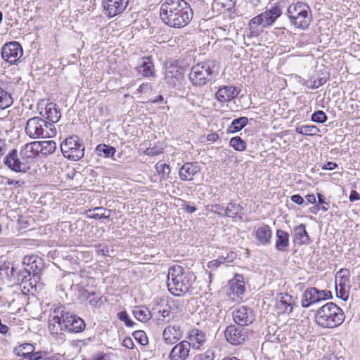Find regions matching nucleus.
<instances>
[{
    "instance_id": "nucleus-1",
    "label": "nucleus",
    "mask_w": 360,
    "mask_h": 360,
    "mask_svg": "<svg viewBox=\"0 0 360 360\" xmlns=\"http://www.w3.org/2000/svg\"><path fill=\"white\" fill-rule=\"evenodd\" d=\"M193 10L184 0H165L160 6L162 22L170 27L183 28L193 18Z\"/></svg>"
},
{
    "instance_id": "nucleus-2",
    "label": "nucleus",
    "mask_w": 360,
    "mask_h": 360,
    "mask_svg": "<svg viewBox=\"0 0 360 360\" xmlns=\"http://www.w3.org/2000/svg\"><path fill=\"white\" fill-rule=\"evenodd\" d=\"M48 325L49 330L52 335H61L63 331L80 333L86 327L84 321L81 318L65 311L63 305L58 306L51 311Z\"/></svg>"
},
{
    "instance_id": "nucleus-3",
    "label": "nucleus",
    "mask_w": 360,
    "mask_h": 360,
    "mask_svg": "<svg viewBox=\"0 0 360 360\" xmlns=\"http://www.w3.org/2000/svg\"><path fill=\"white\" fill-rule=\"evenodd\" d=\"M194 281L193 274L179 264H174L168 269L167 288L174 296L187 292Z\"/></svg>"
},
{
    "instance_id": "nucleus-4",
    "label": "nucleus",
    "mask_w": 360,
    "mask_h": 360,
    "mask_svg": "<svg viewBox=\"0 0 360 360\" xmlns=\"http://www.w3.org/2000/svg\"><path fill=\"white\" fill-rule=\"evenodd\" d=\"M345 316L342 309L333 302H328L315 314L316 323L323 328H334L340 326Z\"/></svg>"
},
{
    "instance_id": "nucleus-5",
    "label": "nucleus",
    "mask_w": 360,
    "mask_h": 360,
    "mask_svg": "<svg viewBox=\"0 0 360 360\" xmlns=\"http://www.w3.org/2000/svg\"><path fill=\"white\" fill-rule=\"evenodd\" d=\"M286 15L292 25L303 30L308 28L312 19L309 6L301 1L289 5Z\"/></svg>"
},
{
    "instance_id": "nucleus-6",
    "label": "nucleus",
    "mask_w": 360,
    "mask_h": 360,
    "mask_svg": "<svg viewBox=\"0 0 360 360\" xmlns=\"http://www.w3.org/2000/svg\"><path fill=\"white\" fill-rule=\"evenodd\" d=\"M217 75L215 62L207 60L192 67L189 79L193 86H202L214 79Z\"/></svg>"
},
{
    "instance_id": "nucleus-7",
    "label": "nucleus",
    "mask_w": 360,
    "mask_h": 360,
    "mask_svg": "<svg viewBox=\"0 0 360 360\" xmlns=\"http://www.w3.org/2000/svg\"><path fill=\"white\" fill-rule=\"evenodd\" d=\"M25 130L27 135L33 139L52 137L56 134L54 125L39 117L29 119Z\"/></svg>"
},
{
    "instance_id": "nucleus-8",
    "label": "nucleus",
    "mask_w": 360,
    "mask_h": 360,
    "mask_svg": "<svg viewBox=\"0 0 360 360\" xmlns=\"http://www.w3.org/2000/svg\"><path fill=\"white\" fill-rule=\"evenodd\" d=\"M282 15V11L279 6L274 5L266 11L254 17L249 22L251 33L257 34L259 32L258 26L266 28L273 25Z\"/></svg>"
},
{
    "instance_id": "nucleus-9",
    "label": "nucleus",
    "mask_w": 360,
    "mask_h": 360,
    "mask_svg": "<svg viewBox=\"0 0 360 360\" xmlns=\"http://www.w3.org/2000/svg\"><path fill=\"white\" fill-rule=\"evenodd\" d=\"M60 150L65 158L77 161L84 157L85 147L81 138L72 135L66 138L60 143Z\"/></svg>"
},
{
    "instance_id": "nucleus-10",
    "label": "nucleus",
    "mask_w": 360,
    "mask_h": 360,
    "mask_svg": "<svg viewBox=\"0 0 360 360\" xmlns=\"http://www.w3.org/2000/svg\"><path fill=\"white\" fill-rule=\"evenodd\" d=\"M22 55L23 50L19 42H7L1 48L2 58L10 65H16Z\"/></svg>"
},
{
    "instance_id": "nucleus-11",
    "label": "nucleus",
    "mask_w": 360,
    "mask_h": 360,
    "mask_svg": "<svg viewBox=\"0 0 360 360\" xmlns=\"http://www.w3.org/2000/svg\"><path fill=\"white\" fill-rule=\"evenodd\" d=\"M184 77V68L179 66L176 62L167 63L165 65V79L172 88L180 84Z\"/></svg>"
},
{
    "instance_id": "nucleus-12",
    "label": "nucleus",
    "mask_w": 360,
    "mask_h": 360,
    "mask_svg": "<svg viewBox=\"0 0 360 360\" xmlns=\"http://www.w3.org/2000/svg\"><path fill=\"white\" fill-rule=\"evenodd\" d=\"M233 321L240 326H245L251 324L255 320V314L252 309L247 306H238L233 312Z\"/></svg>"
},
{
    "instance_id": "nucleus-13",
    "label": "nucleus",
    "mask_w": 360,
    "mask_h": 360,
    "mask_svg": "<svg viewBox=\"0 0 360 360\" xmlns=\"http://www.w3.org/2000/svg\"><path fill=\"white\" fill-rule=\"evenodd\" d=\"M4 163L11 170L15 172H25L30 169L24 160L18 158L17 150L13 149L5 157Z\"/></svg>"
},
{
    "instance_id": "nucleus-14",
    "label": "nucleus",
    "mask_w": 360,
    "mask_h": 360,
    "mask_svg": "<svg viewBox=\"0 0 360 360\" xmlns=\"http://www.w3.org/2000/svg\"><path fill=\"white\" fill-rule=\"evenodd\" d=\"M224 335L226 340L233 345L243 343L247 338L245 330L242 327L235 325L227 326L224 331Z\"/></svg>"
},
{
    "instance_id": "nucleus-15",
    "label": "nucleus",
    "mask_w": 360,
    "mask_h": 360,
    "mask_svg": "<svg viewBox=\"0 0 360 360\" xmlns=\"http://www.w3.org/2000/svg\"><path fill=\"white\" fill-rule=\"evenodd\" d=\"M102 4L106 15L112 18L125 10L129 4V0H103Z\"/></svg>"
},
{
    "instance_id": "nucleus-16",
    "label": "nucleus",
    "mask_w": 360,
    "mask_h": 360,
    "mask_svg": "<svg viewBox=\"0 0 360 360\" xmlns=\"http://www.w3.org/2000/svg\"><path fill=\"white\" fill-rule=\"evenodd\" d=\"M24 271L29 276L37 275L42 269L44 264L42 259L36 255L25 256L22 260Z\"/></svg>"
},
{
    "instance_id": "nucleus-17",
    "label": "nucleus",
    "mask_w": 360,
    "mask_h": 360,
    "mask_svg": "<svg viewBox=\"0 0 360 360\" xmlns=\"http://www.w3.org/2000/svg\"><path fill=\"white\" fill-rule=\"evenodd\" d=\"M183 336L181 326L178 324L167 326L162 332V338L165 343L173 345L176 343Z\"/></svg>"
},
{
    "instance_id": "nucleus-18",
    "label": "nucleus",
    "mask_w": 360,
    "mask_h": 360,
    "mask_svg": "<svg viewBox=\"0 0 360 360\" xmlns=\"http://www.w3.org/2000/svg\"><path fill=\"white\" fill-rule=\"evenodd\" d=\"M136 69L138 74L142 77L149 78L156 76V70L152 56L141 58Z\"/></svg>"
},
{
    "instance_id": "nucleus-19",
    "label": "nucleus",
    "mask_w": 360,
    "mask_h": 360,
    "mask_svg": "<svg viewBox=\"0 0 360 360\" xmlns=\"http://www.w3.org/2000/svg\"><path fill=\"white\" fill-rule=\"evenodd\" d=\"M187 342L195 349H199L207 341L206 334L198 328L191 329L186 336Z\"/></svg>"
},
{
    "instance_id": "nucleus-20",
    "label": "nucleus",
    "mask_w": 360,
    "mask_h": 360,
    "mask_svg": "<svg viewBox=\"0 0 360 360\" xmlns=\"http://www.w3.org/2000/svg\"><path fill=\"white\" fill-rule=\"evenodd\" d=\"M191 345L187 340H183L176 344L169 354V360H186L190 352Z\"/></svg>"
},
{
    "instance_id": "nucleus-21",
    "label": "nucleus",
    "mask_w": 360,
    "mask_h": 360,
    "mask_svg": "<svg viewBox=\"0 0 360 360\" xmlns=\"http://www.w3.org/2000/svg\"><path fill=\"white\" fill-rule=\"evenodd\" d=\"M240 91L232 85L220 86L215 94L216 99L221 103L229 102L239 94Z\"/></svg>"
},
{
    "instance_id": "nucleus-22",
    "label": "nucleus",
    "mask_w": 360,
    "mask_h": 360,
    "mask_svg": "<svg viewBox=\"0 0 360 360\" xmlns=\"http://www.w3.org/2000/svg\"><path fill=\"white\" fill-rule=\"evenodd\" d=\"M292 240L295 244L299 245H309L311 243L304 224H301L293 228Z\"/></svg>"
},
{
    "instance_id": "nucleus-23",
    "label": "nucleus",
    "mask_w": 360,
    "mask_h": 360,
    "mask_svg": "<svg viewBox=\"0 0 360 360\" xmlns=\"http://www.w3.org/2000/svg\"><path fill=\"white\" fill-rule=\"evenodd\" d=\"M229 293L231 295L233 294V297H240L245 291V285L243 282V277L242 275L237 274L235 277L229 281Z\"/></svg>"
},
{
    "instance_id": "nucleus-24",
    "label": "nucleus",
    "mask_w": 360,
    "mask_h": 360,
    "mask_svg": "<svg viewBox=\"0 0 360 360\" xmlns=\"http://www.w3.org/2000/svg\"><path fill=\"white\" fill-rule=\"evenodd\" d=\"M200 172V167L195 162H186L180 168L179 174L183 181H191Z\"/></svg>"
},
{
    "instance_id": "nucleus-25",
    "label": "nucleus",
    "mask_w": 360,
    "mask_h": 360,
    "mask_svg": "<svg viewBox=\"0 0 360 360\" xmlns=\"http://www.w3.org/2000/svg\"><path fill=\"white\" fill-rule=\"evenodd\" d=\"M36 145L35 141H33L24 145L20 150V156L27 165L39 155L38 148Z\"/></svg>"
},
{
    "instance_id": "nucleus-26",
    "label": "nucleus",
    "mask_w": 360,
    "mask_h": 360,
    "mask_svg": "<svg viewBox=\"0 0 360 360\" xmlns=\"http://www.w3.org/2000/svg\"><path fill=\"white\" fill-rule=\"evenodd\" d=\"M294 301L291 295L281 293L277 299L276 307L281 313L290 314L292 311Z\"/></svg>"
},
{
    "instance_id": "nucleus-27",
    "label": "nucleus",
    "mask_w": 360,
    "mask_h": 360,
    "mask_svg": "<svg viewBox=\"0 0 360 360\" xmlns=\"http://www.w3.org/2000/svg\"><path fill=\"white\" fill-rule=\"evenodd\" d=\"M255 237L258 242L262 245H266L271 243L272 237V231L269 226L262 224L255 230Z\"/></svg>"
},
{
    "instance_id": "nucleus-28",
    "label": "nucleus",
    "mask_w": 360,
    "mask_h": 360,
    "mask_svg": "<svg viewBox=\"0 0 360 360\" xmlns=\"http://www.w3.org/2000/svg\"><path fill=\"white\" fill-rule=\"evenodd\" d=\"M290 235L288 232L278 229L276 233V244L275 248L281 252H286L289 246Z\"/></svg>"
},
{
    "instance_id": "nucleus-29",
    "label": "nucleus",
    "mask_w": 360,
    "mask_h": 360,
    "mask_svg": "<svg viewBox=\"0 0 360 360\" xmlns=\"http://www.w3.org/2000/svg\"><path fill=\"white\" fill-rule=\"evenodd\" d=\"M317 288L311 287L304 290L301 300V305L302 307L307 308L314 303L318 302L316 297Z\"/></svg>"
},
{
    "instance_id": "nucleus-30",
    "label": "nucleus",
    "mask_w": 360,
    "mask_h": 360,
    "mask_svg": "<svg viewBox=\"0 0 360 360\" xmlns=\"http://www.w3.org/2000/svg\"><path fill=\"white\" fill-rule=\"evenodd\" d=\"M39 154L43 156H48L53 154L56 149V143L53 141H35Z\"/></svg>"
},
{
    "instance_id": "nucleus-31",
    "label": "nucleus",
    "mask_w": 360,
    "mask_h": 360,
    "mask_svg": "<svg viewBox=\"0 0 360 360\" xmlns=\"http://www.w3.org/2000/svg\"><path fill=\"white\" fill-rule=\"evenodd\" d=\"M60 112L56 108V105L52 103H48L45 108V118L53 124L60 118Z\"/></svg>"
},
{
    "instance_id": "nucleus-32",
    "label": "nucleus",
    "mask_w": 360,
    "mask_h": 360,
    "mask_svg": "<svg viewBox=\"0 0 360 360\" xmlns=\"http://www.w3.org/2000/svg\"><path fill=\"white\" fill-rule=\"evenodd\" d=\"M34 347L30 343H25L15 348L14 352L15 355L21 356L25 359L30 360L32 354H34Z\"/></svg>"
},
{
    "instance_id": "nucleus-33",
    "label": "nucleus",
    "mask_w": 360,
    "mask_h": 360,
    "mask_svg": "<svg viewBox=\"0 0 360 360\" xmlns=\"http://www.w3.org/2000/svg\"><path fill=\"white\" fill-rule=\"evenodd\" d=\"M349 277V271L347 269H341L335 275V285L350 287Z\"/></svg>"
},
{
    "instance_id": "nucleus-34",
    "label": "nucleus",
    "mask_w": 360,
    "mask_h": 360,
    "mask_svg": "<svg viewBox=\"0 0 360 360\" xmlns=\"http://www.w3.org/2000/svg\"><path fill=\"white\" fill-rule=\"evenodd\" d=\"M88 217L93 219H107L110 216L111 210L103 207H97L88 211Z\"/></svg>"
},
{
    "instance_id": "nucleus-35",
    "label": "nucleus",
    "mask_w": 360,
    "mask_h": 360,
    "mask_svg": "<svg viewBox=\"0 0 360 360\" xmlns=\"http://www.w3.org/2000/svg\"><path fill=\"white\" fill-rule=\"evenodd\" d=\"M248 123V119L246 117H240L232 121L228 131L230 133H236L244 128Z\"/></svg>"
},
{
    "instance_id": "nucleus-36",
    "label": "nucleus",
    "mask_w": 360,
    "mask_h": 360,
    "mask_svg": "<svg viewBox=\"0 0 360 360\" xmlns=\"http://www.w3.org/2000/svg\"><path fill=\"white\" fill-rule=\"evenodd\" d=\"M96 151L101 157L111 158L115 155L116 150L112 146L106 144H99L96 146Z\"/></svg>"
},
{
    "instance_id": "nucleus-37",
    "label": "nucleus",
    "mask_w": 360,
    "mask_h": 360,
    "mask_svg": "<svg viewBox=\"0 0 360 360\" xmlns=\"http://www.w3.org/2000/svg\"><path fill=\"white\" fill-rule=\"evenodd\" d=\"M297 134L304 136H316L320 131L319 129L315 125H302L295 128Z\"/></svg>"
},
{
    "instance_id": "nucleus-38",
    "label": "nucleus",
    "mask_w": 360,
    "mask_h": 360,
    "mask_svg": "<svg viewBox=\"0 0 360 360\" xmlns=\"http://www.w3.org/2000/svg\"><path fill=\"white\" fill-rule=\"evenodd\" d=\"M13 103L11 95L0 86V110H4Z\"/></svg>"
},
{
    "instance_id": "nucleus-39",
    "label": "nucleus",
    "mask_w": 360,
    "mask_h": 360,
    "mask_svg": "<svg viewBox=\"0 0 360 360\" xmlns=\"http://www.w3.org/2000/svg\"><path fill=\"white\" fill-rule=\"evenodd\" d=\"M133 314L138 321L143 323L148 321L150 319V313L147 309L136 307L133 310Z\"/></svg>"
},
{
    "instance_id": "nucleus-40",
    "label": "nucleus",
    "mask_w": 360,
    "mask_h": 360,
    "mask_svg": "<svg viewBox=\"0 0 360 360\" xmlns=\"http://www.w3.org/2000/svg\"><path fill=\"white\" fill-rule=\"evenodd\" d=\"M155 168L160 176V181L165 179L170 173L169 165L160 161L156 163Z\"/></svg>"
},
{
    "instance_id": "nucleus-41",
    "label": "nucleus",
    "mask_w": 360,
    "mask_h": 360,
    "mask_svg": "<svg viewBox=\"0 0 360 360\" xmlns=\"http://www.w3.org/2000/svg\"><path fill=\"white\" fill-rule=\"evenodd\" d=\"M243 210V207L233 202H230L228 204L226 211L225 215L228 217H236L238 213Z\"/></svg>"
},
{
    "instance_id": "nucleus-42",
    "label": "nucleus",
    "mask_w": 360,
    "mask_h": 360,
    "mask_svg": "<svg viewBox=\"0 0 360 360\" xmlns=\"http://www.w3.org/2000/svg\"><path fill=\"white\" fill-rule=\"evenodd\" d=\"M229 145L237 151H243L246 148V142L240 136H235L230 139Z\"/></svg>"
},
{
    "instance_id": "nucleus-43",
    "label": "nucleus",
    "mask_w": 360,
    "mask_h": 360,
    "mask_svg": "<svg viewBox=\"0 0 360 360\" xmlns=\"http://www.w3.org/2000/svg\"><path fill=\"white\" fill-rule=\"evenodd\" d=\"M84 296L86 297V300L89 302V304L91 305L94 307H98L100 301H101V296L94 292H84Z\"/></svg>"
},
{
    "instance_id": "nucleus-44",
    "label": "nucleus",
    "mask_w": 360,
    "mask_h": 360,
    "mask_svg": "<svg viewBox=\"0 0 360 360\" xmlns=\"http://www.w3.org/2000/svg\"><path fill=\"white\" fill-rule=\"evenodd\" d=\"M328 120L326 114L322 110L314 112L311 116V120L319 124H323Z\"/></svg>"
},
{
    "instance_id": "nucleus-45",
    "label": "nucleus",
    "mask_w": 360,
    "mask_h": 360,
    "mask_svg": "<svg viewBox=\"0 0 360 360\" xmlns=\"http://www.w3.org/2000/svg\"><path fill=\"white\" fill-rule=\"evenodd\" d=\"M350 287L347 286H336L335 291L337 297L341 300L346 301L349 297V290Z\"/></svg>"
},
{
    "instance_id": "nucleus-46",
    "label": "nucleus",
    "mask_w": 360,
    "mask_h": 360,
    "mask_svg": "<svg viewBox=\"0 0 360 360\" xmlns=\"http://www.w3.org/2000/svg\"><path fill=\"white\" fill-rule=\"evenodd\" d=\"M133 336L141 345H146L148 343V337L143 330L134 331Z\"/></svg>"
},
{
    "instance_id": "nucleus-47",
    "label": "nucleus",
    "mask_w": 360,
    "mask_h": 360,
    "mask_svg": "<svg viewBox=\"0 0 360 360\" xmlns=\"http://www.w3.org/2000/svg\"><path fill=\"white\" fill-rule=\"evenodd\" d=\"M30 360H56L53 357L48 356V352L46 351H38L30 356Z\"/></svg>"
},
{
    "instance_id": "nucleus-48",
    "label": "nucleus",
    "mask_w": 360,
    "mask_h": 360,
    "mask_svg": "<svg viewBox=\"0 0 360 360\" xmlns=\"http://www.w3.org/2000/svg\"><path fill=\"white\" fill-rule=\"evenodd\" d=\"M117 317L121 321H123L124 323L125 326L127 327L131 328L135 324V323L129 319L126 311H122L121 312H119L117 314Z\"/></svg>"
},
{
    "instance_id": "nucleus-49",
    "label": "nucleus",
    "mask_w": 360,
    "mask_h": 360,
    "mask_svg": "<svg viewBox=\"0 0 360 360\" xmlns=\"http://www.w3.org/2000/svg\"><path fill=\"white\" fill-rule=\"evenodd\" d=\"M219 258L223 263L231 262L236 258V254L232 251H225L219 256Z\"/></svg>"
},
{
    "instance_id": "nucleus-50",
    "label": "nucleus",
    "mask_w": 360,
    "mask_h": 360,
    "mask_svg": "<svg viewBox=\"0 0 360 360\" xmlns=\"http://www.w3.org/2000/svg\"><path fill=\"white\" fill-rule=\"evenodd\" d=\"M214 352L212 349H208L205 352L197 355L195 360H214Z\"/></svg>"
},
{
    "instance_id": "nucleus-51",
    "label": "nucleus",
    "mask_w": 360,
    "mask_h": 360,
    "mask_svg": "<svg viewBox=\"0 0 360 360\" xmlns=\"http://www.w3.org/2000/svg\"><path fill=\"white\" fill-rule=\"evenodd\" d=\"M316 297L318 298V302L321 300H328L332 298V293L330 290H319L317 289Z\"/></svg>"
},
{
    "instance_id": "nucleus-52",
    "label": "nucleus",
    "mask_w": 360,
    "mask_h": 360,
    "mask_svg": "<svg viewBox=\"0 0 360 360\" xmlns=\"http://www.w3.org/2000/svg\"><path fill=\"white\" fill-rule=\"evenodd\" d=\"M151 90V85L149 83H143L137 89L139 94L147 93Z\"/></svg>"
},
{
    "instance_id": "nucleus-53",
    "label": "nucleus",
    "mask_w": 360,
    "mask_h": 360,
    "mask_svg": "<svg viewBox=\"0 0 360 360\" xmlns=\"http://www.w3.org/2000/svg\"><path fill=\"white\" fill-rule=\"evenodd\" d=\"M212 210L219 215H225L226 209L220 205H214L212 206Z\"/></svg>"
},
{
    "instance_id": "nucleus-54",
    "label": "nucleus",
    "mask_w": 360,
    "mask_h": 360,
    "mask_svg": "<svg viewBox=\"0 0 360 360\" xmlns=\"http://www.w3.org/2000/svg\"><path fill=\"white\" fill-rule=\"evenodd\" d=\"M221 264H223V262L221 259L219 257L217 259L212 260L208 262L207 267L210 269H217L218 268Z\"/></svg>"
},
{
    "instance_id": "nucleus-55",
    "label": "nucleus",
    "mask_w": 360,
    "mask_h": 360,
    "mask_svg": "<svg viewBox=\"0 0 360 360\" xmlns=\"http://www.w3.org/2000/svg\"><path fill=\"white\" fill-rule=\"evenodd\" d=\"M159 313L161 314V317L162 318V321H169V319L170 318V314H171V311L169 310H168V309H163L162 311L160 310Z\"/></svg>"
},
{
    "instance_id": "nucleus-56",
    "label": "nucleus",
    "mask_w": 360,
    "mask_h": 360,
    "mask_svg": "<svg viewBox=\"0 0 360 360\" xmlns=\"http://www.w3.org/2000/svg\"><path fill=\"white\" fill-rule=\"evenodd\" d=\"M291 200L297 205H302L304 202L303 198L298 194L292 195Z\"/></svg>"
},
{
    "instance_id": "nucleus-57",
    "label": "nucleus",
    "mask_w": 360,
    "mask_h": 360,
    "mask_svg": "<svg viewBox=\"0 0 360 360\" xmlns=\"http://www.w3.org/2000/svg\"><path fill=\"white\" fill-rule=\"evenodd\" d=\"M122 345L128 349H133L134 342L130 338H126L123 340Z\"/></svg>"
},
{
    "instance_id": "nucleus-58",
    "label": "nucleus",
    "mask_w": 360,
    "mask_h": 360,
    "mask_svg": "<svg viewBox=\"0 0 360 360\" xmlns=\"http://www.w3.org/2000/svg\"><path fill=\"white\" fill-rule=\"evenodd\" d=\"M338 167V165L335 162H328L325 164L322 169L325 170H333Z\"/></svg>"
},
{
    "instance_id": "nucleus-59",
    "label": "nucleus",
    "mask_w": 360,
    "mask_h": 360,
    "mask_svg": "<svg viewBox=\"0 0 360 360\" xmlns=\"http://www.w3.org/2000/svg\"><path fill=\"white\" fill-rule=\"evenodd\" d=\"M360 199V195L356 191H352L349 195V200L354 202Z\"/></svg>"
},
{
    "instance_id": "nucleus-60",
    "label": "nucleus",
    "mask_w": 360,
    "mask_h": 360,
    "mask_svg": "<svg viewBox=\"0 0 360 360\" xmlns=\"http://www.w3.org/2000/svg\"><path fill=\"white\" fill-rule=\"evenodd\" d=\"M219 139V136L216 133H212L207 135V140L210 142H214Z\"/></svg>"
},
{
    "instance_id": "nucleus-61",
    "label": "nucleus",
    "mask_w": 360,
    "mask_h": 360,
    "mask_svg": "<svg viewBox=\"0 0 360 360\" xmlns=\"http://www.w3.org/2000/svg\"><path fill=\"white\" fill-rule=\"evenodd\" d=\"M306 200L309 203L314 204L316 202V197L314 194H309L306 195Z\"/></svg>"
},
{
    "instance_id": "nucleus-62",
    "label": "nucleus",
    "mask_w": 360,
    "mask_h": 360,
    "mask_svg": "<svg viewBox=\"0 0 360 360\" xmlns=\"http://www.w3.org/2000/svg\"><path fill=\"white\" fill-rule=\"evenodd\" d=\"M340 359L336 356L335 354H329L326 356H324L322 360H340Z\"/></svg>"
},
{
    "instance_id": "nucleus-63",
    "label": "nucleus",
    "mask_w": 360,
    "mask_h": 360,
    "mask_svg": "<svg viewBox=\"0 0 360 360\" xmlns=\"http://www.w3.org/2000/svg\"><path fill=\"white\" fill-rule=\"evenodd\" d=\"M184 210L188 213H193L196 210V208L193 206L186 205Z\"/></svg>"
},
{
    "instance_id": "nucleus-64",
    "label": "nucleus",
    "mask_w": 360,
    "mask_h": 360,
    "mask_svg": "<svg viewBox=\"0 0 360 360\" xmlns=\"http://www.w3.org/2000/svg\"><path fill=\"white\" fill-rule=\"evenodd\" d=\"M317 198H318V202L319 204H326V205H328V202H326L324 200V198H323V195L321 193H318L317 194Z\"/></svg>"
}]
</instances>
